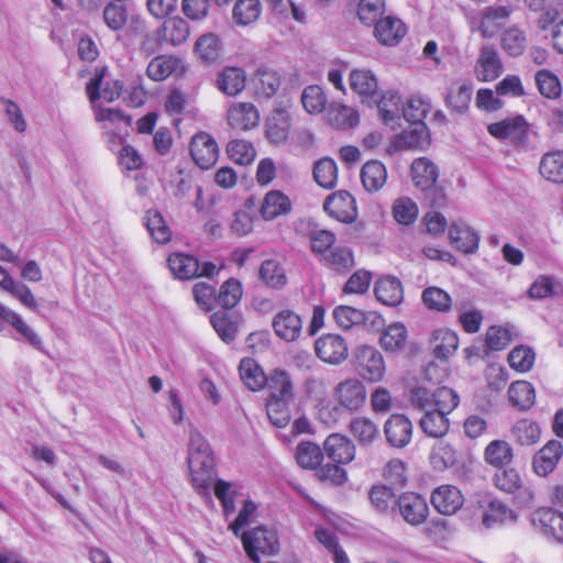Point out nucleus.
<instances>
[{"mask_svg":"<svg viewBox=\"0 0 563 563\" xmlns=\"http://www.w3.org/2000/svg\"><path fill=\"white\" fill-rule=\"evenodd\" d=\"M457 394L449 387L431 390L424 386H416L410 391L411 406L423 412L419 424L429 437L441 438L450 428V415L459 405Z\"/></svg>","mask_w":563,"mask_h":563,"instance_id":"1","label":"nucleus"},{"mask_svg":"<svg viewBox=\"0 0 563 563\" xmlns=\"http://www.w3.org/2000/svg\"><path fill=\"white\" fill-rule=\"evenodd\" d=\"M426 109L420 100H410L406 107L401 106V118L410 122V130L404 131L395 139L394 147L397 151L422 147L427 142V128L422 123Z\"/></svg>","mask_w":563,"mask_h":563,"instance_id":"2","label":"nucleus"},{"mask_svg":"<svg viewBox=\"0 0 563 563\" xmlns=\"http://www.w3.org/2000/svg\"><path fill=\"white\" fill-rule=\"evenodd\" d=\"M241 539L247 556L254 563L261 562L258 553L275 555L279 552L278 536L273 529L257 527L245 531Z\"/></svg>","mask_w":563,"mask_h":563,"instance_id":"3","label":"nucleus"},{"mask_svg":"<svg viewBox=\"0 0 563 563\" xmlns=\"http://www.w3.org/2000/svg\"><path fill=\"white\" fill-rule=\"evenodd\" d=\"M354 368L357 374L369 383L383 380L386 364L382 353L372 345H360L353 352Z\"/></svg>","mask_w":563,"mask_h":563,"instance_id":"4","label":"nucleus"},{"mask_svg":"<svg viewBox=\"0 0 563 563\" xmlns=\"http://www.w3.org/2000/svg\"><path fill=\"white\" fill-rule=\"evenodd\" d=\"M512 13L510 5H493L484 8L471 21V30L481 32L485 38H493Z\"/></svg>","mask_w":563,"mask_h":563,"instance_id":"5","label":"nucleus"},{"mask_svg":"<svg viewBox=\"0 0 563 563\" xmlns=\"http://www.w3.org/2000/svg\"><path fill=\"white\" fill-rule=\"evenodd\" d=\"M338 405L347 411H356L366 401L365 385L358 378L352 377L340 382L333 389Z\"/></svg>","mask_w":563,"mask_h":563,"instance_id":"6","label":"nucleus"},{"mask_svg":"<svg viewBox=\"0 0 563 563\" xmlns=\"http://www.w3.org/2000/svg\"><path fill=\"white\" fill-rule=\"evenodd\" d=\"M317 356L324 363L339 365L343 363L349 355V346L344 338L339 334H323L314 342Z\"/></svg>","mask_w":563,"mask_h":563,"instance_id":"7","label":"nucleus"},{"mask_svg":"<svg viewBox=\"0 0 563 563\" xmlns=\"http://www.w3.org/2000/svg\"><path fill=\"white\" fill-rule=\"evenodd\" d=\"M413 427L409 418L401 413L391 415L384 424L387 443L395 449L407 446L412 439Z\"/></svg>","mask_w":563,"mask_h":563,"instance_id":"8","label":"nucleus"},{"mask_svg":"<svg viewBox=\"0 0 563 563\" xmlns=\"http://www.w3.org/2000/svg\"><path fill=\"white\" fill-rule=\"evenodd\" d=\"M190 155L200 168L208 169L218 161V144L210 134L200 132L191 139Z\"/></svg>","mask_w":563,"mask_h":563,"instance_id":"9","label":"nucleus"},{"mask_svg":"<svg viewBox=\"0 0 563 563\" xmlns=\"http://www.w3.org/2000/svg\"><path fill=\"white\" fill-rule=\"evenodd\" d=\"M323 209L332 218L345 223L354 221L357 216L355 199L345 190L330 195L324 200Z\"/></svg>","mask_w":563,"mask_h":563,"instance_id":"10","label":"nucleus"},{"mask_svg":"<svg viewBox=\"0 0 563 563\" xmlns=\"http://www.w3.org/2000/svg\"><path fill=\"white\" fill-rule=\"evenodd\" d=\"M533 527L558 542H563V514L552 508H539L532 514Z\"/></svg>","mask_w":563,"mask_h":563,"instance_id":"11","label":"nucleus"},{"mask_svg":"<svg viewBox=\"0 0 563 563\" xmlns=\"http://www.w3.org/2000/svg\"><path fill=\"white\" fill-rule=\"evenodd\" d=\"M563 455V445L558 440L548 441L532 457V470L540 477H547L556 467Z\"/></svg>","mask_w":563,"mask_h":563,"instance_id":"12","label":"nucleus"},{"mask_svg":"<svg viewBox=\"0 0 563 563\" xmlns=\"http://www.w3.org/2000/svg\"><path fill=\"white\" fill-rule=\"evenodd\" d=\"M272 327L280 340L295 342L301 335L302 319L294 310L283 309L274 316Z\"/></svg>","mask_w":563,"mask_h":563,"instance_id":"13","label":"nucleus"},{"mask_svg":"<svg viewBox=\"0 0 563 563\" xmlns=\"http://www.w3.org/2000/svg\"><path fill=\"white\" fill-rule=\"evenodd\" d=\"M185 71L184 60L174 55H158L148 63L146 68V75L153 81H163L173 75H183Z\"/></svg>","mask_w":563,"mask_h":563,"instance_id":"14","label":"nucleus"},{"mask_svg":"<svg viewBox=\"0 0 563 563\" xmlns=\"http://www.w3.org/2000/svg\"><path fill=\"white\" fill-rule=\"evenodd\" d=\"M400 515L411 526L423 523L428 517V505L426 500L413 493H405L397 500Z\"/></svg>","mask_w":563,"mask_h":563,"instance_id":"15","label":"nucleus"},{"mask_svg":"<svg viewBox=\"0 0 563 563\" xmlns=\"http://www.w3.org/2000/svg\"><path fill=\"white\" fill-rule=\"evenodd\" d=\"M227 120L233 129L247 131L258 125L260 113L251 102H236L229 107Z\"/></svg>","mask_w":563,"mask_h":563,"instance_id":"16","label":"nucleus"},{"mask_svg":"<svg viewBox=\"0 0 563 563\" xmlns=\"http://www.w3.org/2000/svg\"><path fill=\"white\" fill-rule=\"evenodd\" d=\"M431 503L440 514L451 516L463 506L464 498L457 487L442 485L433 490Z\"/></svg>","mask_w":563,"mask_h":563,"instance_id":"17","label":"nucleus"},{"mask_svg":"<svg viewBox=\"0 0 563 563\" xmlns=\"http://www.w3.org/2000/svg\"><path fill=\"white\" fill-rule=\"evenodd\" d=\"M510 439L521 448H531L541 440L542 429L539 422L521 418L514 422L509 430Z\"/></svg>","mask_w":563,"mask_h":563,"instance_id":"18","label":"nucleus"},{"mask_svg":"<svg viewBox=\"0 0 563 563\" xmlns=\"http://www.w3.org/2000/svg\"><path fill=\"white\" fill-rule=\"evenodd\" d=\"M503 64L497 49L493 46H484L475 67L476 78L481 81H492L500 76Z\"/></svg>","mask_w":563,"mask_h":563,"instance_id":"19","label":"nucleus"},{"mask_svg":"<svg viewBox=\"0 0 563 563\" xmlns=\"http://www.w3.org/2000/svg\"><path fill=\"white\" fill-rule=\"evenodd\" d=\"M327 456L338 464H347L355 456V445L351 440L341 434H331L324 441Z\"/></svg>","mask_w":563,"mask_h":563,"instance_id":"20","label":"nucleus"},{"mask_svg":"<svg viewBox=\"0 0 563 563\" xmlns=\"http://www.w3.org/2000/svg\"><path fill=\"white\" fill-rule=\"evenodd\" d=\"M410 170L415 186L423 191L433 188L439 178L438 166L428 157L416 158Z\"/></svg>","mask_w":563,"mask_h":563,"instance_id":"21","label":"nucleus"},{"mask_svg":"<svg viewBox=\"0 0 563 563\" xmlns=\"http://www.w3.org/2000/svg\"><path fill=\"white\" fill-rule=\"evenodd\" d=\"M0 319L11 324L16 332L33 347L43 351V342L38 334L22 319V317L0 302Z\"/></svg>","mask_w":563,"mask_h":563,"instance_id":"22","label":"nucleus"},{"mask_svg":"<svg viewBox=\"0 0 563 563\" xmlns=\"http://www.w3.org/2000/svg\"><path fill=\"white\" fill-rule=\"evenodd\" d=\"M375 24L374 34L383 45L393 46L406 35L405 24L396 18L386 16L379 19Z\"/></svg>","mask_w":563,"mask_h":563,"instance_id":"23","label":"nucleus"},{"mask_svg":"<svg viewBox=\"0 0 563 563\" xmlns=\"http://www.w3.org/2000/svg\"><path fill=\"white\" fill-rule=\"evenodd\" d=\"M488 132L497 139L521 141L527 134V123L521 115L507 118L488 125Z\"/></svg>","mask_w":563,"mask_h":563,"instance_id":"24","label":"nucleus"},{"mask_svg":"<svg viewBox=\"0 0 563 563\" xmlns=\"http://www.w3.org/2000/svg\"><path fill=\"white\" fill-rule=\"evenodd\" d=\"M407 340V328L400 322H394L383 329L378 343L387 353H399L406 349Z\"/></svg>","mask_w":563,"mask_h":563,"instance_id":"25","label":"nucleus"},{"mask_svg":"<svg viewBox=\"0 0 563 563\" xmlns=\"http://www.w3.org/2000/svg\"><path fill=\"white\" fill-rule=\"evenodd\" d=\"M401 106V97L397 91L385 92L377 104L380 119L391 129L400 126Z\"/></svg>","mask_w":563,"mask_h":563,"instance_id":"26","label":"nucleus"},{"mask_svg":"<svg viewBox=\"0 0 563 563\" xmlns=\"http://www.w3.org/2000/svg\"><path fill=\"white\" fill-rule=\"evenodd\" d=\"M291 210L290 199L279 190L268 191L262 202L260 212L263 219L274 220Z\"/></svg>","mask_w":563,"mask_h":563,"instance_id":"27","label":"nucleus"},{"mask_svg":"<svg viewBox=\"0 0 563 563\" xmlns=\"http://www.w3.org/2000/svg\"><path fill=\"white\" fill-rule=\"evenodd\" d=\"M451 243L463 253H473L478 247L479 235L465 223H454L449 230Z\"/></svg>","mask_w":563,"mask_h":563,"instance_id":"28","label":"nucleus"},{"mask_svg":"<svg viewBox=\"0 0 563 563\" xmlns=\"http://www.w3.org/2000/svg\"><path fill=\"white\" fill-rule=\"evenodd\" d=\"M327 120L335 129L347 130L358 124L360 115L354 108L333 102L327 110Z\"/></svg>","mask_w":563,"mask_h":563,"instance_id":"29","label":"nucleus"},{"mask_svg":"<svg viewBox=\"0 0 563 563\" xmlns=\"http://www.w3.org/2000/svg\"><path fill=\"white\" fill-rule=\"evenodd\" d=\"M362 185L368 192H377L387 180V169L379 161H368L361 169Z\"/></svg>","mask_w":563,"mask_h":563,"instance_id":"30","label":"nucleus"},{"mask_svg":"<svg viewBox=\"0 0 563 563\" xmlns=\"http://www.w3.org/2000/svg\"><path fill=\"white\" fill-rule=\"evenodd\" d=\"M374 290L376 298L386 306L395 307L402 301V286L396 277L386 276L380 278Z\"/></svg>","mask_w":563,"mask_h":563,"instance_id":"31","label":"nucleus"},{"mask_svg":"<svg viewBox=\"0 0 563 563\" xmlns=\"http://www.w3.org/2000/svg\"><path fill=\"white\" fill-rule=\"evenodd\" d=\"M431 345L437 358L448 360L459 346V338L450 329H437L432 332Z\"/></svg>","mask_w":563,"mask_h":563,"instance_id":"32","label":"nucleus"},{"mask_svg":"<svg viewBox=\"0 0 563 563\" xmlns=\"http://www.w3.org/2000/svg\"><path fill=\"white\" fill-rule=\"evenodd\" d=\"M218 88L228 96L234 97L245 88L246 74L239 67H225L218 77Z\"/></svg>","mask_w":563,"mask_h":563,"instance_id":"33","label":"nucleus"},{"mask_svg":"<svg viewBox=\"0 0 563 563\" xmlns=\"http://www.w3.org/2000/svg\"><path fill=\"white\" fill-rule=\"evenodd\" d=\"M508 399L512 407L521 411L529 410L536 401L534 387L526 380L514 382L508 389Z\"/></svg>","mask_w":563,"mask_h":563,"instance_id":"34","label":"nucleus"},{"mask_svg":"<svg viewBox=\"0 0 563 563\" xmlns=\"http://www.w3.org/2000/svg\"><path fill=\"white\" fill-rule=\"evenodd\" d=\"M290 131V118L284 110L275 111L266 122V136L274 144L287 141Z\"/></svg>","mask_w":563,"mask_h":563,"instance_id":"35","label":"nucleus"},{"mask_svg":"<svg viewBox=\"0 0 563 563\" xmlns=\"http://www.w3.org/2000/svg\"><path fill=\"white\" fill-rule=\"evenodd\" d=\"M349 82L351 89L362 97H371L378 89V80L375 74L365 68H355L350 73Z\"/></svg>","mask_w":563,"mask_h":563,"instance_id":"36","label":"nucleus"},{"mask_svg":"<svg viewBox=\"0 0 563 563\" xmlns=\"http://www.w3.org/2000/svg\"><path fill=\"white\" fill-rule=\"evenodd\" d=\"M352 437L363 446L371 445L379 437L377 424L367 417H356L349 426Z\"/></svg>","mask_w":563,"mask_h":563,"instance_id":"37","label":"nucleus"},{"mask_svg":"<svg viewBox=\"0 0 563 563\" xmlns=\"http://www.w3.org/2000/svg\"><path fill=\"white\" fill-rule=\"evenodd\" d=\"M517 520L516 512L499 500H492L484 510L482 522L486 528Z\"/></svg>","mask_w":563,"mask_h":563,"instance_id":"38","label":"nucleus"},{"mask_svg":"<svg viewBox=\"0 0 563 563\" xmlns=\"http://www.w3.org/2000/svg\"><path fill=\"white\" fill-rule=\"evenodd\" d=\"M167 262L172 273L179 279H190L198 276L200 264L194 256L175 253L168 257Z\"/></svg>","mask_w":563,"mask_h":563,"instance_id":"39","label":"nucleus"},{"mask_svg":"<svg viewBox=\"0 0 563 563\" xmlns=\"http://www.w3.org/2000/svg\"><path fill=\"white\" fill-rule=\"evenodd\" d=\"M101 77H95L87 84L86 90L90 101H95L98 98L103 99L107 102H112L120 98L123 84L120 80L108 81L106 87L100 91Z\"/></svg>","mask_w":563,"mask_h":563,"instance_id":"40","label":"nucleus"},{"mask_svg":"<svg viewBox=\"0 0 563 563\" xmlns=\"http://www.w3.org/2000/svg\"><path fill=\"white\" fill-rule=\"evenodd\" d=\"M256 92L263 97L274 96L282 86L280 74L272 68L261 67L254 78Z\"/></svg>","mask_w":563,"mask_h":563,"instance_id":"41","label":"nucleus"},{"mask_svg":"<svg viewBox=\"0 0 563 563\" xmlns=\"http://www.w3.org/2000/svg\"><path fill=\"white\" fill-rule=\"evenodd\" d=\"M239 372L242 382L253 391L262 389L267 382L264 372L253 358H243Z\"/></svg>","mask_w":563,"mask_h":563,"instance_id":"42","label":"nucleus"},{"mask_svg":"<svg viewBox=\"0 0 563 563\" xmlns=\"http://www.w3.org/2000/svg\"><path fill=\"white\" fill-rule=\"evenodd\" d=\"M187 463L189 466L190 478L194 487L197 490H205L207 487H209L213 476L214 462L187 459Z\"/></svg>","mask_w":563,"mask_h":563,"instance_id":"43","label":"nucleus"},{"mask_svg":"<svg viewBox=\"0 0 563 563\" xmlns=\"http://www.w3.org/2000/svg\"><path fill=\"white\" fill-rule=\"evenodd\" d=\"M188 36L189 25L183 18L178 16L165 21L159 31V37L172 45L184 43Z\"/></svg>","mask_w":563,"mask_h":563,"instance_id":"44","label":"nucleus"},{"mask_svg":"<svg viewBox=\"0 0 563 563\" xmlns=\"http://www.w3.org/2000/svg\"><path fill=\"white\" fill-rule=\"evenodd\" d=\"M540 174L550 181L563 184V152L544 154L540 162Z\"/></svg>","mask_w":563,"mask_h":563,"instance_id":"45","label":"nucleus"},{"mask_svg":"<svg viewBox=\"0 0 563 563\" xmlns=\"http://www.w3.org/2000/svg\"><path fill=\"white\" fill-rule=\"evenodd\" d=\"M266 383L272 390L269 397L294 400V386L287 372L282 369L273 371Z\"/></svg>","mask_w":563,"mask_h":563,"instance_id":"46","label":"nucleus"},{"mask_svg":"<svg viewBox=\"0 0 563 563\" xmlns=\"http://www.w3.org/2000/svg\"><path fill=\"white\" fill-rule=\"evenodd\" d=\"M313 178L316 183L325 188L331 189L338 181V167L333 159L323 157L314 163Z\"/></svg>","mask_w":563,"mask_h":563,"instance_id":"47","label":"nucleus"},{"mask_svg":"<svg viewBox=\"0 0 563 563\" xmlns=\"http://www.w3.org/2000/svg\"><path fill=\"white\" fill-rule=\"evenodd\" d=\"M261 11L260 0H238L232 16L236 24L245 26L254 23L260 18Z\"/></svg>","mask_w":563,"mask_h":563,"instance_id":"48","label":"nucleus"},{"mask_svg":"<svg viewBox=\"0 0 563 563\" xmlns=\"http://www.w3.org/2000/svg\"><path fill=\"white\" fill-rule=\"evenodd\" d=\"M260 277L271 288H283L287 284L284 267L274 260H266L260 267Z\"/></svg>","mask_w":563,"mask_h":563,"instance_id":"49","label":"nucleus"},{"mask_svg":"<svg viewBox=\"0 0 563 563\" xmlns=\"http://www.w3.org/2000/svg\"><path fill=\"white\" fill-rule=\"evenodd\" d=\"M484 455L488 464L503 466L511 462L514 451L507 441L494 440L486 446Z\"/></svg>","mask_w":563,"mask_h":563,"instance_id":"50","label":"nucleus"},{"mask_svg":"<svg viewBox=\"0 0 563 563\" xmlns=\"http://www.w3.org/2000/svg\"><path fill=\"white\" fill-rule=\"evenodd\" d=\"M500 43L508 55L519 56L527 47V37L522 30L512 25L504 31Z\"/></svg>","mask_w":563,"mask_h":563,"instance_id":"51","label":"nucleus"},{"mask_svg":"<svg viewBox=\"0 0 563 563\" xmlns=\"http://www.w3.org/2000/svg\"><path fill=\"white\" fill-rule=\"evenodd\" d=\"M472 95L473 86L471 82L457 84L451 87L446 102L452 110L463 113L470 107Z\"/></svg>","mask_w":563,"mask_h":563,"instance_id":"52","label":"nucleus"},{"mask_svg":"<svg viewBox=\"0 0 563 563\" xmlns=\"http://www.w3.org/2000/svg\"><path fill=\"white\" fill-rule=\"evenodd\" d=\"M292 400L269 397L266 404V411L271 422L277 428L286 427L291 418L289 404Z\"/></svg>","mask_w":563,"mask_h":563,"instance_id":"53","label":"nucleus"},{"mask_svg":"<svg viewBox=\"0 0 563 563\" xmlns=\"http://www.w3.org/2000/svg\"><path fill=\"white\" fill-rule=\"evenodd\" d=\"M327 102V96L318 85L306 87L301 93L303 109L310 114L321 113L325 109Z\"/></svg>","mask_w":563,"mask_h":563,"instance_id":"54","label":"nucleus"},{"mask_svg":"<svg viewBox=\"0 0 563 563\" xmlns=\"http://www.w3.org/2000/svg\"><path fill=\"white\" fill-rule=\"evenodd\" d=\"M430 463L437 471H444L456 463V451L446 442H438L430 454Z\"/></svg>","mask_w":563,"mask_h":563,"instance_id":"55","label":"nucleus"},{"mask_svg":"<svg viewBox=\"0 0 563 563\" xmlns=\"http://www.w3.org/2000/svg\"><path fill=\"white\" fill-rule=\"evenodd\" d=\"M507 361L512 369L527 373L533 367L536 353L530 346L519 345L510 351Z\"/></svg>","mask_w":563,"mask_h":563,"instance_id":"56","label":"nucleus"},{"mask_svg":"<svg viewBox=\"0 0 563 563\" xmlns=\"http://www.w3.org/2000/svg\"><path fill=\"white\" fill-rule=\"evenodd\" d=\"M561 289V285L556 278L548 275H540L532 283L528 295L531 299H544L556 296Z\"/></svg>","mask_w":563,"mask_h":563,"instance_id":"57","label":"nucleus"},{"mask_svg":"<svg viewBox=\"0 0 563 563\" xmlns=\"http://www.w3.org/2000/svg\"><path fill=\"white\" fill-rule=\"evenodd\" d=\"M146 228L153 240L157 243L164 244L170 241V229L157 210H148L146 212Z\"/></svg>","mask_w":563,"mask_h":563,"instance_id":"58","label":"nucleus"},{"mask_svg":"<svg viewBox=\"0 0 563 563\" xmlns=\"http://www.w3.org/2000/svg\"><path fill=\"white\" fill-rule=\"evenodd\" d=\"M229 157L239 165H250L256 157L252 143L245 140H233L227 146Z\"/></svg>","mask_w":563,"mask_h":563,"instance_id":"59","label":"nucleus"},{"mask_svg":"<svg viewBox=\"0 0 563 563\" xmlns=\"http://www.w3.org/2000/svg\"><path fill=\"white\" fill-rule=\"evenodd\" d=\"M495 486L505 493L514 494L522 486L519 472L514 467H501L494 475Z\"/></svg>","mask_w":563,"mask_h":563,"instance_id":"60","label":"nucleus"},{"mask_svg":"<svg viewBox=\"0 0 563 563\" xmlns=\"http://www.w3.org/2000/svg\"><path fill=\"white\" fill-rule=\"evenodd\" d=\"M323 459L321 449L312 442H301L296 449L297 463L303 468H314Z\"/></svg>","mask_w":563,"mask_h":563,"instance_id":"61","label":"nucleus"},{"mask_svg":"<svg viewBox=\"0 0 563 563\" xmlns=\"http://www.w3.org/2000/svg\"><path fill=\"white\" fill-rule=\"evenodd\" d=\"M196 52L207 63L217 60L221 52L220 38L213 33L201 35L196 42Z\"/></svg>","mask_w":563,"mask_h":563,"instance_id":"62","label":"nucleus"},{"mask_svg":"<svg viewBox=\"0 0 563 563\" xmlns=\"http://www.w3.org/2000/svg\"><path fill=\"white\" fill-rule=\"evenodd\" d=\"M321 261L324 265L336 272L349 269L354 264L352 252L346 247L340 246L333 247L328 253H324Z\"/></svg>","mask_w":563,"mask_h":563,"instance_id":"63","label":"nucleus"},{"mask_svg":"<svg viewBox=\"0 0 563 563\" xmlns=\"http://www.w3.org/2000/svg\"><path fill=\"white\" fill-rule=\"evenodd\" d=\"M393 216L398 223L409 225L418 217V206L408 197L398 198L393 205Z\"/></svg>","mask_w":563,"mask_h":563,"instance_id":"64","label":"nucleus"}]
</instances>
